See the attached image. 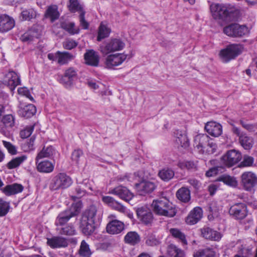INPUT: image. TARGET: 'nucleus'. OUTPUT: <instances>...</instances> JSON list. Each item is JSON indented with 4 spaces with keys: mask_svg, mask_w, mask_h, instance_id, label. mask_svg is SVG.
I'll list each match as a JSON object with an SVG mask.
<instances>
[{
    "mask_svg": "<svg viewBox=\"0 0 257 257\" xmlns=\"http://www.w3.org/2000/svg\"><path fill=\"white\" fill-rule=\"evenodd\" d=\"M232 132L239 137V143L245 150H248L252 147L253 141L251 137L241 133L239 128L234 125L232 127Z\"/></svg>",
    "mask_w": 257,
    "mask_h": 257,
    "instance_id": "12",
    "label": "nucleus"
},
{
    "mask_svg": "<svg viewBox=\"0 0 257 257\" xmlns=\"http://www.w3.org/2000/svg\"><path fill=\"white\" fill-rule=\"evenodd\" d=\"M254 162V158L252 157L244 155L243 160L239 164L240 167H249L251 166Z\"/></svg>",
    "mask_w": 257,
    "mask_h": 257,
    "instance_id": "54",
    "label": "nucleus"
},
{
    "mask_svg": "<svg viewBox=\"0 0 257 257\" xmlns=\"http://www.w3.org/2000/svg\"><path fill=\"white\" fill-rule=\"evenodd\" d=\"M53 181L54 189H58L60 188H63L64 185V174L59 173L53 178Z\"/></svg>",
    "mask_w": 257,
    "mask_h": 257,
    "instance_id": "49",
    "label": "nucleus"
},
{
    "mask_svg": "<svg viewBox=\"0 0 257 257\" xmlns=\"http://www.w3.org/2000/svg\"><path fill=\"white\" fill-rule=\"evenodd\" d=\"M3 143L4 146L8 150L9 153L12 155H15L17 153V149L15 146L13 145L11 143L3 141Z\"/></svg>",
    "mask_w": 257,
    "mask_h": 257,
    "instance_id": "58",
    "label": "nucleus"
},
{
    "mask_svg": "<svg viewBox=\"0 0 257 257\" xmlns=\"http://www.w3.org/2000/svg\"><path fill=\"white\" fill-rule=\"evenodd\" d=\"M82 207L81 201L73 202L68 210H65V222L71 217L77 216L80 213Z\"/></svg>",
    "mask_w": 257,
    "mask_h": 257,
    "instance_id": "23",
    "label": "nucleus"
},
{
    "mask_svg": "<svg viewBox=\"0 0 257 257\" xmlns=\"http://www.w3.org/2000/svg\"><path fill=\"white\" fill-rule=\"evenodd\" d=\"M85 11H83L82 12L80 13L79 18L80 26L83 29L87 30L89 28V23L85 19Z\"/></svg>",
    "mask_w": 257,
    "mask_h": 257,
    "instance_id": "56",
    "label": "nucleus"
},
{
    "mask_svg": "<svg viewBox=\"0 0 257 257\" xmlns=\"http://www.w3.org/2000/svg\"><path fill=\"white\" fill-rule=\"evenodd\" d=\"M170 233L174 238L179 239L183 244L187 245V241L185 234L177 228H171Z\"/></svg>",
    "mask_w": 257,
    "mask_h": 257,
    "instance_id": "46",
    "label": "nucleus"
},
{
    "mask_svg": "<svg viewBox=\"0 0 257 257\" xmlns=\"http://www.w3.org/2000/svg\"><path fill=\"white\" fill-rule=\"evenodd\" d=\"M223 31L225 34L229 37L240 38L243 37L247 33L248 28L245 25L232 23L224 27Z\"/></svg>",
    "mask_w": 257,
    "mask_h": 257,
    "instance_id": "4",
    "label": "nucleus"
},
{
    "mask_svg": "<svg viewBox=\"0 0 257 257\" xmlns=\"http://www.w3.org/2000/svg\"><path fill=\"white\" fill-rule=\"evenodd\" d=\"M138 218L144 224L151 225L153 221L154 216L151 210L147 206H142L136 210Z\"/></svg>",
    "mask_w": 257,
    "mask_h": 257,
    "instance_id": "10",
    "label": "nucleus"
},
{
    "mask_svg": "<svg viewBox=\"0 0 257 257\" xmlns=\"http://www.w3.org/2000/svg\"><path fill=\"white\" fill-rule=\"evenodd\" d=\"M158 175L162 180L168 182L174 177L175 173L172 169L167 168L160 170Z\"/></svg>",
    "mask_w": 257,
    "mask_h": 257,
    "instance_id": "43",
    "label": "nucleus"
},
{
    "mask_svg": "<svg viewBox=\"0 0 257 257\" xmlns=\"http://www.w3.org/2000/svg\"><path fill=\"white\" fill-rule=\"evenodd\" d=\"M177 198L181 202L188 203L191 200V191L186 187H182L176 193Z\"/></svg>",
    "mask_w": 257,
    "mask_h": 257,
    "instance_id": "24",
    "label": "nucleus"
},
{
    "mask_svg": "<svg viewBox=\"0 0 257 257\" xmlns=\"http://www.w3.org/2000/svg\"><path fill=\"white\" fill-rule=\"evenodd\" d=\"M36 112V107L32 104L25 105L21 103L18 110V114L24 117L29 118Z\"/></svg>",
    "mask_w": 257,
    "mask_h": 257,
    "instance_id": "20",
    "label": "nucleus"
},
{
    "mask_svg": "<svg viewBox=\"0 0 257 257\" xmlns=\"http://www.w3.org/2000/svg\"><path fill=\"white\" fill-rule=\"evenodd\" d=\"M167 254L169 257H184V251L173 244L168 245Z\"/></svg>",
    "mask_w": 257,
    "mask_h": 257,
    "instance_id": "42",
    "label": "nucleus"
},
{
    "mask_svg": "<svg viewBox=\"0 0 257 257\" xmlns=\"http://www.w3.org/2000/svg\"><path fill=\"white\" fill-rule=\"evenodd\" d=\"M127 55L124 53H116L108 55L105 58V68L114 69L116 66L121 65L127 58Z\"/></svg>",
    "mask_w": 257,
    "mask_h": 257,
    "instance_id": "8",
    "label": "nucleus"
},
{
    "mask_svg": "<svg viewBox=\"0 0 257 257\" xmlns=\"http://www.w3.org/2000/svg\"><path fill=\"white\" fill-rule=\"evenodd\" d=\"M24 187L22 185L14 183L8 185L3 189V192L7 196H11L22 192Z\"/></svg>",
    "mask_w": 257,
    "mask_h": 257,
    "instance_id": "25",
    "label": "nucleus"
},
{
    "mask_svg": "<svg viewBox=\"0 0 257 257\" xmlns=\"http://www.w3.org/2000/svg\"><path fill=\"white\" fill-rule=\"evenodd\" d=\"M34 130V126L30 125L26 127L20 132V135L23 139H26L31 136Z\"/></svg>",
    "mask_w": 257,
    "mask_h": 257,
    "instance_id": "55",
    "label": "nucleus"
},
{
    "mask_svg": "<svg viewBox=\"0 0 257 257\" xmlns=\"http://www.w3.org/2000/svg\"><path fill=\"white\" fill-rule=\"evenodd\" d=\"M241 154L235 150L228 151L221 158L222 163L225 166L230 167L237 163L241 160Z\"/></svg>",
    "mask_w": 257,
    "mask_h": 257,
    "instance_id": "9",
    "label": "nucleus"
},
{
    "mask_svg": "<svg viewBox=\"0 0 257 257\" xmlns=\"http://www.w3.org/2000/svg\"><path fill=\"white\" fill-rule=\"evenodd\" d=\"M145 243L149 246H156L160 243L159 239L153 233H149L145 238Z\"/></svg>",
    "mask_w": 257,
    "mask_h": 257,
    "instance_id": "51",
    "label": "nucleus"
},
{
    "mask_svg": "<svg viewBox=\"0 0 257 257\" xmlns=\"http://www.w3.org/2000/svg\"><path fill=\"white\" fill-rule=\"evenodd\" d=\"M20 77L14 71H10L6 75L4 83L13 91L20 84Z\"/></svg>",
    "mask_w": 257,
    "mask_h": 257,
    "instance_id": "15",
    "label": "nucleus"
},
{
    "mask_svg": "<svg viewBox=\"0 0 257 257\" xmlns=\"http://www.w3.org/2000/svg\"><path fill=\"white\" fill-rule=\"evenodd\" d=\"M216 149V144L214 143L213 141H211V142L208 144V146L205 148L204 150V153H206L208 154H212L215 152Z\"/></svg>",
    "mask_w": 257,
    "mask_h": 257,
    "instance_id": "59",
    "label": "nucleus"
},
{
    "mask_svg": "<svg viewBox=\"0 0 257 257\" xmlns=\"http://www.w3.org/2000/svg\"><path fill=\"white\" fill-rule=\"evenodd\" d=\"M40 33L36 31L35 28H32L25 33L21 37L23 42H29L32 41L34 38H38Z\"/></svg>",
    "mask_w": 257,
    "mask_h": 257,
    "instance_id": "40",
    "label": "nucleus"
},
{
    "mask_svg": "<svg viewBox=\"0 0 257 257\" xmlns=\"http://www.w3.org/2000/svg\"><path fill=\"white\" fill-rule=\"evenodd\" d=\"M14 20L7 15L0 16V32H7L12 30L15 26Z\"/></svg>",
    "mask_w": 257,
    "mask_h": 257,
    "instance_id": "17",
    "label": "nucleus"
},
{
    "mask_svg": "<svg viewBox=\"0 0 257 257\" xmlns=\"http://www.w3.org/2000/svg\"><path fill=\"white\" fill-rule=\"evenodd\" d=\"M47 244L52 248H60L64 246V238L54 236L47 238Z\"/></svg>",
    "mask_w": 257,
    "mask_h": 257,
    "instance_id": "39",
    "label": "nucleus"
},
{
    "mask_svg": "<svg viewBox=\"0 0 257 257\" xmlns=\"http://www.w3.org/2000/svg\"><path fill=\"white\" fill-rule=\"evenodd\" d=\"M247 205L244 203H235L229 210V215L236 220H242L247 215Z\"/></svg>",
    "mask_w": 257,
    "mask_h": 257,
    "instance_id": "7",
    "label": "nucleus"
},
{
    "mask_svg": "<svg viewBox=\"0 0 257 257\" xmlns=\"http://www.w3.org/2000/svg\"><path fill=\"white\" fill-rule=\"evenodd\" d=\"M69 10L73 13L79 12L80 13L85 11L82 5H80L78 0H69V3L68 5Z\"/></svg>",
    "mask_w": 257,
    "mask_h": 257,
    "instance_id": "47",
    "label": "nucleus"
},
{
    "mask_svg": "<svg viewBox=\"0 0 257 257\" xmlns=\"http://www.w3.org/2000/svg\"><path fill=\"white\" fill-rule=\"evenodd\" d=\"M75 191L76 192L77 196L72 195L71 196V198L73 200H75L76 198H80L84 196L86 193V191L82 188H81L80 187H78L76 188Z\"/></svg>",
    "mask_w": 257,
    "mask_h": 257,
    "instance_id": "60",
    "label": "nucleus"
},
{
    "mask_svg": "<svg viewBox=\"0 0 257 257\" xmlns=\"http://www.w3.org/2000/svg\"><path fill=\"white\" fill-rule=\"evenodd\" d=\"M10 208V203L0 199V216H5L9 212Z\"/></svg>",
    "mask_w": 257,
    "mask_h": 257,
    "instance_id": "52",
    "label": "nucleus"
},
{
    "mask_svg": "<svg viewBox=\"0 0 257 257\" xmlns=\"http://www.w3.org/2000/svg\"><path fill=\"white\" fill-rule=\"evenodd\" d=\"M28 157L26 155H23L19 157H16L11 160L7 164V167L9 169H13L20 166L25 162Z\"/></svg>",
    "mask_w": 257,
    "mask_h": 257,
    "instance_id": "41",
    "label": "nucleus"
},
{
    "mask_svg": "<svg viewBox=\"0 0 257 257\" xmlns=\"http://www.w3.org/2000/svg\"><path fill=\"white\" fill-rule=\"evenodd\" d=\"M201 232L202 236L207 239L219 241L222 237L220 232L207 226H204L201 229Z\"/></svg>",
    "mask_w": 257,
    "mask_h": 257,
    "instance_id": "22",
    "label": "nucleus"
},
{
    "mask_svg": "<svg viewBox=\"0 0 257 257\" xmlns=\"http://www.w3.org/2000/svg\"><path fill=\"white\" fill-rule=\"evenodd\" d=\"M241 185L247 191H251L257 185V176L251 172H245L240 177Z\"/></svg>",
    "mask_w": 257,
    "mask_h": 257,
    "instance_id": "5",
    "label": "nucleus"
},
{
    "mask_svg": "<svg viewBox=\"0 0 257 257\" xmlns=\"http://www.w3.org/2000/svg\"><path fill=\"white\" fill-rule=\"evenodd\" d=\"M77 244V240L76 237H65V248L68 250L65 257H74L72 254L73 252V248H75Z\"/></svg>",
    "mask_w": 257,
    "mask_h": 257,
    "instance_id": "35",
    "label": "nucleus"
},
{
    "mask_svg": "<svg viewBox=\"0 0 257 257\" xmlns=\"http://www.w3.org/2000/svg\"><path fill=\"white\" fill-rule=\"evenodd\" d=\"M96 212V207L94 205H91L83 212L81 220H83V222H94Z\"/></svg>",
    "mask_w": 257,
    "mask_h": 257,
    "instance_id": "28",
    "label": "nucleus"
},
{
    "mask_svg": "<svg viewBox=\"0 0 257 257\" xmlns=\"http://www.w3.org/2000/svg\"><path fill=\"white\" fill-rule=\"evenodd\" d=\"M203 216L202 209L199 206L194 207L186 217L185 221L189 225H194L197 223Z\"/></svg>",
    "mask_w": 257,
    "mask_h": 257,
    "instance_id": "13",
    "label": "nucleus"
},
{
    "mask_svg": "<svg viewBox=\"0 0 257 257\" xmlns=\"http://www.w3.org/2000/svg\"><path fill=\"white\" fill-rule=\"evenodd\" d=\"M1 123H3V126L1 131L4 134L6 132H10L15 125V119L12 114L5 115L2 120Z\"/></svg>",
    "mask_w": 257,
    "mask_h": 257,
    "instance_id": "27",
    "label": "nucleus"
},
{
    "mask_svg": "<svg viewBox=\"0 0 257 257\" xmlns=\"http://www.w3.org/2000/svg\"><path fill=\"white\" fill-rule=\"evenodd\" d=\"M36 12L33 9L23 10L21 12V17L23 20L30 21L36 17Z\"/></svg>",
    "mask_w": 257,
    "mask_h": 257,
    "instance_id": "50",
    "label": "nucleus"
},
{
    "mask_svg": "<svg viewBox=\"0 0 257 257\" xmlns=\"http://www.w3.org/2000/svg\"><path fill=\"white\" fill-rule=\"evenodd\" d=\"M123 241L126 244L134 246L140 242L141 236L137 232L130 231L124 236Z\"/></svg>",
    "mask_w": 257,
    "mask_h": 257,
    "instance_id": "26",
    "label": "nucleus"
},
{
    "mask_svg": "<svg viewBox=\"0 0 257 257\" xmlns=\"http://www.w3.org/2000/svg\"><path fill=\"white\" fill-rule=\"evenodd\" d=\"M84 59L87 65L97 67L99 65L100 60L99 54L93 49L86 51L84 55Z\"/></svg>",
    "mask_w": 257,
    "mask_h": 257,
    "instance_id": "14",
    "label": "nucleus"
},
{
    "mask_svg": "<svg viewBox=\"0 0 257 257\" xmlns=\"http://www.w3.org/2000/svg\"><path fill=\"white\" fill-rule=\"evenodd\" d=\"M180 167L182 169H186L187 170H192L196 168L194 162L191 161H186L181 163Z\"/></svg>",
    "mask_w": 257,
    "mask_h": 257,
    "instance_id": "57",
    "label": "nucleus"
},
{
    "mask_svg": "<svg viewBox=\"0 0 257 257\" xmlns=\"http://www.w3.org/2000/svg\"><path fill=\"white\" fill-rule=\"evenodd\" d=\"M210 9L212 17L215 20L223 22H231L236 19L238 12L234 8L224 4H212Z\"/></svg>",
    "mask_w": 257,
    "mask_h": 257,
    "instance_id": "1",
    "label": "nucleus"
},
{
    "mask_svg": "<svg viewBox=\"0 0 257 257\" xmlns=\"http://www.w3.org/2000/svg\"><path fill=\"white\" fill-rule=\"evenodd\" d=\"M215 251L211 247L199 249L193 254L194 257H215Z\"/></svg>",
    "mask_w": 257,
    "mask_h": 257,
    "instance_id": "37",
    "label": "nucleus"
},
{
    "mask_svg": "<svg viewBox=\"0 0 257 257\" xmlns=\"http://www.w3.org/2000/svg\"><path fill=\"white\" fill-rule=\"evenodd\" d=\"M65 31H67L71 35H75L79 33L80 29L78 27H75L74 22H71L65 24Z\"/></svg>",
    "mask_w": 257,
    "mask_h": 257,
    "instance_id": "53",
    "label": "nucleus"
},
{
    "mask_svg": "<svg viewBox=\"0 0 257 257\" xmlns=\"http://www.w3.org/2000/svg\"><path fill=\"white\" fill-rule=\"evenodd\" d=\"M78 253L81 256L83 257H90L92 254V252L89 245L85 240L81 241Z\"/></svg>",
    "mask_w": 257,
    "mask_h": 257,
    "instance_id": "44",
    "label": "nucleus"
},
{
    "mask_svg": "<svg viewBox=\"0 0 257 257\" xmlns=\"http://www.w3.org/2000/svg\"><path fill=\"white\" fill-rule=\"evenodd\" d=\"M205 130L208 134L214 137H219L222 133V125L215 121H209L206 123Z\"/></svg>",
    "mask_w": 257,
    "mask_h": 257,
    "instance_id": "19",
    "label": "nucleus"
},
{
    "mask_svg": "<svg viewBox=\"0 0 257 257\" xmlns=\"http://www.w3.org/2000/svg\"><path fill=\"white\" fill-rule=\"evenodd\" d=\"M109 193L115 195L126 201H129L132 197V194L130 191L122 186L115 187L109 191Z\"/></svg>",
    "mask_w": 257,
    "mask_h": 257,
    "instance_id": "21",
    "label": "nucleus"
},
{
    "mask_svg": "<svg viewBox=\"0 0 257 257\" xmlns=\"http://www.w3.org/2000/svg\"><path fill=\"white\" fill-rule=\"evenodd\" d=\"M135 187L137 191L141 195H145L147 193L153 192L156 186L153 182L147 181H143L135 184Z\"/></svg>",
    "mask_w": 257,
    "mask_h": 257,
    "instance_id": "16",
    "label": "nucleus"
},
{
    "mask_svg": "<svg viewBox=\"0 0 257 257\" xmlns=\"http://www.w3.org/2000/svg\"><path fill=\"white\" fill-rule=\"evenodd\" d=\"M56 153L57 152L56 150L52 146H49L46 148L44 147L38 154L36 160H39L43 158H52Z\"/></svg>",
    "mask_w": 257,
    "mask_h": 257,
    "instance_id": "34",
    "label": "nucleus"
},
{
    "mask_svg": "<svg viewBox=\"0 0 257 257\" xmlns=\"http://www.w3.org/2000/svg\"><path fill=\"white\" fill-rule=\"evenodd\" d=\"M111 29L103 22H101L99 26L97 40L101 41L102 39L109 37Z\"/></svg>",
    "mask_w": 257,
    "mask_h": 257,
    "instance_id": "38",
    "label": "nucleus"
},
{
    "mask_svg": "<svg viewBox=\"0 0 257 257\" xmlns=\"http://www.w3.org/2000/svg\"><path fill=\"white\" fill-rule=\"evenodd\" d=\"M176 135V143L178 147L186 148L189 146V141L186 134L181 131H177Z\"/></svg>",
    "mask_w": 257,
    "mask_h": 257,
    "instance_id": "32",
    "label": "nucleus"
},
{
    "mask_svg": "<svg viewBox=\"0 0 257 257\" xmlns=\"http://www.w3.org/2000/svg\"><path fill=\"white\" fill-rule=\"evenodd\" d=\"M39 160H36L37 169L39 172L49 173L52 172L54 168V165L50 161H43L40 163Z\"/></svg>",
    "mask_w": 257,
    "mask_h": 257,
    "instance_id": "30",
    "label": "nucleus"
},
{
    "mask_svg": "<svg viewBox=\"0 0 257 257\" xmlns=\"http://www.w3.org/2000/svg\"><path fill=\"white\" fill-rule=\"evenodd\" d=\"M78 43L74 40L67 39L65 41V49L71 50L75 48Z\"/></svg>",
    "mask_w": 257,
    "mask_h": 257,
    "instance_id": "62",
    "label": "nucleus"
},
{
    "mask_svg": "<svg viewBox=\"0 0 257 257\" xmlns=\"http://www.w3.org/2000/svg\"><path fill=\"white\" fill-rule=\"evenodd\" d=\"M217 180L222 182L224 184L231 187H236L238 185V182L235 177L227 174H223L219 176Z\"/></svg>",
    "mask_w": 257,
    "mask_h": 257,
    "instance_id": "36",
    "label": "nucleus"
},
{
    "mask_svg": "<svg viewBox=\"0 0 257 257\" xmlns=\"http://www.w3.org/2000/svg\"><path fill=\"white\" fill-rule=\"evenodd\" d=\"M46 19L50 20L53 23L58 19L60 17V13L56 5H51L48 7L45 14Z\"/></svg>",
    "mask_w": 257,
    "mask_h": 257,
    "instance_id": "31",
    "label": "nucleus"
},
{
    "mask_svg": "<svg viewBox=\"0 0 257 257\" xmlns=\"http://www.w3.org/2000/svg\"><path fill=\"white\" fill-rule=\"evenodd\" d=\"M77 78V72L74 68H70L65 70V88L71 87Z\"/></svg>",
    "mask_w": 257,
    "mask_h": 257,
    "instance_id": "29",
    "label": "nucleus"
},
{
    "mask_svg": "<svg viewBox=\"0 0 257 257\" xmlns=\"http://www.w3.org/2000/svg\"><path fill=\"white\" fill-rule=\"evenodd\" d=\"M212 140L206 134H198L194 137V146L199 153H204L205 148L208 146V144Z\"/></svg>",
    "mask_w": 257,
    "mask_h": 257,
    "instance_id": "11",
    "label": "nucleus"
},
{
    "mask_svg": "<svg viewBox=\"0 0 257 257\" xmlns=\"http://www.w3.org/2000/svg\"><path fill=\"white\" fill-rule=\"evenodd\" d=\"M83 155V152L80 149L74 150L72 154V159L78 163L79 158Z\"/></svg>",
    "mask_w": 257,
    "mask_h": 257,
    "instance_id": "64",
    "label": "nucleus"
},
{
    "mask_svg": "<svg viewBox=\"0 0 257 257\" xmlns=\"http://www.w3.org/2000/svg\"><path fill=\"white\" fill-rule=\"evenodd\" d=\"M151 207L154 212L157 215L173 217L177 213L175 205L165 197L154 200Z\"/></svg>",
    "mask_w": 257,
    "mask_h": 257,
    "instance_id": "2",
    "label": "nucleus"
},
{
    "mask_svg": "<svg viewBox=\"0 0 257 257\" xmlns=\"http://www.w3.org/2000/svg\"><path fill=\"white\" fill-rule=\"evenodd\" d=\"M56 230L58 233L64 234V213H60L55 221Z\"/></svg>",
    "mask_w": 257,
    "mask_h": 257,
    "instance_id": "45",
    "label": "nucleus"
},
{
    "mask_svg": "<svg viewBox=\"0 0 257 257\" xmlns=\"http://www.w3.org/2000/svg\"><path fill=\"white\" fill-rule=\"evenodd\" d=\"M243 49V46L241 44H231L221 50L220 54L223 61L228 62L239 55L242 53Z\"/></svg>",
    "mask_w": 257,
    "mask_h": 257,
    "instance_id": "3",
    "label": "nucleus"
},
{
    "mask_svg": "<svg viewBox=\"0 0 257 257\" xmlns=\"http://www.w3.org/2000/svg\"><path fill=\"white\" fill-rule=\"evenodd\" d=\"M80 227L82 233L85 235H91L96 228L94 222L90 221L83 222V220H80Z\"/></svg>",
    "mask_w": 257,
    "mask_h": 257,
    "instance_id": "33",
    "label": "nucleus"
},
{
    "mask_svg": "<svg viewBox=\"0 0 257 257\" xmlns=\"http://www.w3.org/2000/svg\"><path fill=\"white\" fill-rule=\"evenodd\" d=\"M125 46L124 42L119 38H112L108 41L104 46L100 47L101 52L107 54L115 51L122 50Z\"/></svg>",
    "mask_w": 257,
    "mask_h": 257,
    "instance_id": "6",
    "label": "nucleus"
},
{
    "mask_svg": "<svg viewBox=\"0 0 257 257\" xmlns=\"http://www.w3.org/2000/svg\"><path fill=\"white\" fill-rule=\"evenodd\" d=\"M124 229V224L123 222L116 220L110 221L106 227V231L111 234H118L123 231Z\"/></svg>",
    "mask_w": 257,
    "mask_h": 257,
    "instance_id": "18",
    "label": "nucleus"
},
{
    "mask_svg": "<svg viewBox=\"0 0 257 257\" xmlns=\"http://www.w3.org/2000/svg\"><path fill=\"white\" fill-rule=\"evenodd\" d=\"M219 171L218 167H214L210 168L206 171L205 175L208 177H213L217 175Z\"/></svg>",
    "mask_w": 257,
    "mask_h": 257,
    "instance_id": "63",
    "label": "nucleus"
},
{
    "mask_svg": "<svg viewBox=\"0 0 257 257\" xmlns=\"http://www.w3.org/2000/svg\"><path fill=\"white\" fill-rule=\"evenodd\" d=\"M18 91L20 94L25 95L27 98H29L31 100H33V97L31 96L29 90L27 88H19L18 90Z\"/></svg>",
    "mask_w": 257,
    "mask_h": 257,
    "instance_id": "61",
    "label": "nucleus"
},
{
    "mask_svg": "<svg viewBox=\"0 0 257 257\" xmlns=\"http://www.w3.org/2000/svg\"><path fill=\"white\" fill-rule=\"evenodd\" d=\"M48 58L50 60L56 61L58 63L63 65L64 64V52L57 51L56 53H49L48 54Z\"/></svg>",
    "mask_w": 257,
    "mask_h": 257,
    "instance_id": "48",
    "label": "nucleus"
}]
</instances>
